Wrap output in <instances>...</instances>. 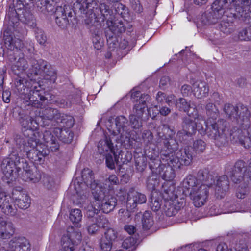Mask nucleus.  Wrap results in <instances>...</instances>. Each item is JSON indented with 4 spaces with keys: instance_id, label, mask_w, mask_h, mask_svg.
Segmentation results:
<instances>
[{
    "instance_id": "1",
    "label": "nucleus",
    "mask_w": 251,
    "mask_h": 251,
    "mask_svg": "<svg viewBox=\"0 0 251 251\" xmlns=\"http://www.w3.org/2000/svg\"><path fill=\"white\" fill-rule=\"evenodd\" d=\"M15 148L18 151L20 158L27 157L34 164H42L50 153L48 145L40 143L35 139L30 138L26 141L21 135L13 136Z\"/></svg>"
},
{
    "instance_id": "2",
    "label": "nucleus",
    "mask_w": 251,
    "mask_h": 251,
    "mask_svg": "<svg viewBox=\"0 0 251 251\" xmlns=\"http://www.w3.org/2000/svg\"><path fill=\"white\" fill-rule=\"evenodd\" d=\"M240 2V0H216L211 8L201 15L200 22L204 25L215 24L224 16L225 9L233 10L237 14L242 16L244 10L239 6Z\"/></svg>"
},
{
    "instance_id": "3",
    "label": "nucleus",
    "mask_w": 251,
    "mask_h": 251,
    "mask_svg": "<svg viewBox=\"0 0 251 251\" xmlns=\"http://www.w3.org/2000/svg\"><path fill=\"white\" fill-rule=\"evenodd\" d=\"M205 128L203 127L199 129L201 134H206L207 136L213 139L218 146L225 145L227 143V137L225 132L227 122L223 119L207 120L203 122Z\"/></svg>"
},
{
    "instance_id": "4",
    "label": "nucleus",
    "mask_w": 251,
    "mask_h": 251,
    "mask_svg": "<svg viewBox=\"0 0 251 251\" xmlns=\"http://www.w3.org/2000/svg\"><path fill=\"white\" fill-rule=\"evenodd\" d=\"M27 162L24 158H20L18 151L14 146L9 157L4 158L1 164V170L5 176L10 180L17 176L22 169H26Z\"/></svg>"
},
{
    "instance_id": "5",
    "label": "nucleus",
    "mask_w": 251,
    "mask_h": 251,
    "mask_svg": "<svg viewBox=\"0 0 251 251\" xmlns=\"http://www.w3.org/2000/svg\"><path fill=\"white\" fill-rule=\"evenodd\" d=\"M8 20L6 25L3 29L2 40L5 47L11 50L15 49H20L23 47V43L21 40L16 38L19 36L23 29L21 26L19 25L16 18H12Z\"/></svg>"
},
{
    "instance_id": "6",
    "label": "nucleus",
    "mask_w": 251,
    "mask_h": 251,
    "mask_svg": "<svg viewBox=\"0 0 251 251\" xmlns=\"http://www.w3.org/2000/svg\"><path fill=\"white\" fill-rule=\"evenodd\" d=\"M226 171L234 183L242 182L246 185H251V161L247 166L245 161L238 160L233 167L227 165Z\"/></svg>"
},
{
    "instance_id": "7",
    "label": "nucleus",
    "mask_w": 251,
    "mask_h": 251,
    "mask_svg": "<svg viewBox=\"0 0 251 251\" xmlns=\"http://www.w3.org/2000/svg\"><path fill=\"white\" fill-rule=\"evenodd\" d=\"M33 7L26 6L19 9L9 6L6 14V19L9 20L12 18H16L19 26H21L19 21L25 24L31 28H34L37 26L36 19L33 14Z\"/></svg>"
},
{
    "instance_id": "8",
    "label": "nucleus",
    "mask_w": 251,
    "mask_h": 251,
    "mask_svg": "<svg viewBox=\"0 0 251 251\" xmlns=\"http://www.w3.org/2000/svg\"><path fill=\"white\" fill-rule=\"evenodd\" d=\"M92 193L94 199V205L97 206V209L108 213L115 207L117 202L116 198L111 195H106L101 188L92 191Z\"/></svg>"
},
{
    "instance_id": "9",
    "label": "nucleus",
    "mask_w": 251,
    "mask_h": 251,
    "mask_svg": "<svg viewBox=\"0 0 251 251\" xmlns=\"http://www.w3.org/2000/svg\"><path fill=\"white\" fill-rule=\"evenodd\" d=\"M31 70L36 75H40L45 79L55 83L57 78L56 70L46 61L40 59L31 60Z\"/></svg>"
},
{
    "instance_id": "10",
    "label": "nucleus",
    "mask_w": 251,
    "mask_h": 251,
    "mask_svg": "<svg viewBox=\"0 0 251 251\" xmlns=\"http://www.w3.org/2000/svg\"><path fill=\"white\" fill-rule=\"evenodd\" d=\"M170 130L171 133L168 136L161 135L158 133L159 137H162L163 140V147L161 150V156L162 159H167L169 158H172L175 153V151L178 149V144L176 140L174 138L173 136L175 134L174 130L170 129L168 126H166L164 129Z\"/></svg>"
},
{
    "instance_id": "11",
    "label": "nucleus",
    "mask_w": 251,
    "mask_h": 251,
    "mask_svg": "<svg viewBox=\"0 0 251 251\" xmlns=\"http://www.w3.org/2000/svg\"><path fill=\"white\" fill-rule=\"evenodd\" d=\"M193 158L192 148L189 146L180 149L173 156L171 157L170 164L176 168L181 169L183 166L191 164Z\"/></svg>"
},
{
    "instance_id": "12",
    "label": "nucleus",
    "mask_w": 251,
    "mask_h": 251,
    "mask_svg": "<svg viewBox=\"0 0 251 251\" xmlns=\"http://www.w3.org/2000/svg\"><path fill=\"white\" fill-rule=\"evenodd\" d=\"M82 240L81 233L78 229H75L73 227H69L66 235H64L61 240L64 251H74Z\"/></svg>"
},
{
    "instance_id": "13",
    "label": "nucleus",
    "mask_w": 251,
    "mask_h": 251,
    "mask_svg": "<svg viewBox=\"0 0 251 251\" xmlns=\"http://www.w3.org/2000/svg\"><path fill=\"white\" fill-rule=\"evenodd\" d=\"M59 113L58 110L56 108L48 107L42 109L41 112H40L41 115L38 117L39 120L41 119L40 126L48 129L54 127L56 126V121Z\"/></svg>"
},
{
    "instance_id": "14",
    "label": "nucleus",
    "mask_w": 251,
    "mask_h": 251,
    "mask_svg": "<svg viewBox=\"0 0 251 251\" xmlns=\"http://www.w3.org/2000/svg\"><path fill=\"white\" fill-rule=\"evenodd\" d=\"M29 104L35 107H39L41 105V102H49L54 98V96L43 90L34 89L30 90L29 92Z\"/></svg>"
},
{
    "instance_id": "15",
    "label": "nucleus",
    "mask_w": 251,
    "mask_h": 251,
    "mask_svg": "<svg viewBox=\"0 0 251 251\" xmlns=\"http://www.w3.org/2000/svg\"><path fill=\"white\" fill-rule=\"evenodd\" d=\"M125 155L124 152L119 149H116L115 151L109 152L103 154L105 159L106 166L110 169L113 170L115 168V165L120 166L122 164H126L129 161L131 158H123Z\"/></svg>"
},
{
    "instance_id": "16",
    "label": "nucleus",
    "mask_w": 251,
    "mask_h": 251,
    "mask_svg": "<svg viewBox=\"0 0 251 251\" xmlns=\"http://www.w3.org/2000/svg\"><path fill=\"white\" fill-rule=\"evenodd\" d=\"M208 193L209 188L206 185H200L198 188H193L189 194L194 206L200 207L206 202Z\"/></svg>"
},
{
    "instance_id": "17",
    "label": "nucleus",
    "mask_w": 251,
    "mask_h": 251,
    "mask_svg": "<svg viewBox=\"0 0 251 251\" xmlns=\"http://www.w3.org/2000/svg\"><path fill=\"white\" fill-rule=\"evenodd\" d=\"M5 249L8 251H29L30 245L24 237H15L8 242H3Z\"/></svg>"
},
{
    "instance_id": "18",
    "label": "nucleus",
    "mask_w": 251,
    "mask_h": 251,
    "mask_svg": "<svg viewBox=\"0 0 251 251\" xmlns=\"http://www.w3.org/2000/svg\"><path fill=\"white\" fill-rule=\"evenodd\" d=\"M184 203L185 200L183 198L176 197L173 200H165L163 210L166 216H174L184 206Z\"/></svg>"
},
{
    "instance_id": "19",
    "label": "nucleus",
    "mask_w": 251,
    "mask_h": 251,
    "mask_svg": "<svg viewBox=\"0 0 251 251\" xmlns=\"http://www.w3.org/2000/svg\"><path fill=\"white\" fill-rule=\"evenodd\" d=\"M128 120L124 116L117 117L115 119V123L109 120L107 123V127L109 131L114 136L129 130Z\"/></svg>"
},
{
    "instance_id": "20",
    "label": "nucleus",
    "mask_w": 251,
    "mask_h": 251,
    "mask_svg": "<svg viewBox=\"0 0 251 251\" xmlns=\"http://www.w3.org/2000/svg\"><path fill=\"white\" fill-rule=\"evenodd\" d=\"M147 201V198L145 194L139 192L131 187L127 192L126 199V208L130 210L135 209L138 204L145 203Z\"/></svg>"
},
{
    "instance_id": "21",
    "label": "nucleus",
    "mask_w": 251,
    "mask_h": 251,
    "mask_svg": "<svg viewBox=\"0 0 251 251\" xmlns=\"http://www.w3.org/2000/svg\"><path fill=\"white\" fill-rule=\"evenodd\" d=\"M70 10V6L65 5L63 7L57 6L54 12L55 16V22L57 25L62 28H64L73 22L72 19H69L66 16V11Z\"/></svg>"
},
{
    "instance_id": "22",
    "label": "nucleus",
    "mask_w": 251,
    "mask_h": 251,
    "mask_svg": "<svg viewBox=\"0 0 251 251\" xmlns=\"http://www.w3.org/2000/svg\"><path fill=\"white\" fill-rule=\"evenodd\" d=\"M237 118L235 119L241 127H247L250 125L251 113L248 107L243 104L238 105Z\"/></svg>"
},
{
    "instance_id": "23",
    "label": "nucleus",
    "mask_w": 251,
    "mask_h": 251,
    "mask_svg": "<svg viewBox=\"0 0 251 251\" xmlns=\"http://www.w3.org/2000/svg\"><path fill=\"white\" fill-rule=\"evenodd\" d=\"M229 189V181L227 176H219L215 184V193L217 197L222 198Z\"/></svg>"
},
{
    "instance_id": "24",
    "label": "nucleus",
    "mask_w": 251,
    "mask_h": 251,
    "mask_svg": "<svg viewBox=\"0 0 251 251\" xmlns=\"http://www.w3.org/2000/svg\"><path fill=\"white\" fill-rule=\"evenodd\" d=\"M114 137H107L105 139L100 140L98 145V151L100 154H105L106 153L115 151L118 149V145L116 144L115 146L112 142Z\"/></svg>"
},
{
    "instance_id": "25",
    "label": "nucleus",
    "mask_w": 251,
    "mask_h": 251,
    "mask_svg": "<svg viewBox=\"0 0 251 251\" xmlns=\"http://www.w3.org/2000/svg\"><path fill=\"white\" fill-rule=\"evenodd\" d=\"M15 227L11 222L5 221L0 218V238L3 239H9L15 233Z\"/></svg>"
},
{
    "instance_id": "26",
    "label": "nucleus",
    "mask_w": 251,
    "mask_h": 251,
    "mask_svg": "<svg viewBox=\"0 0 251 251\" xmlns=\"http://www.w3.org/2000/svg\"><path fill=\"white\" fill-rule=\"evenodd\" d=\"M81 177L84 183L92 190H96L100 188L97 181L94 179L92 171L88 168L84 169L81 172Z\"/></svg>"
},
{
    "instance_id": "27",
    "label": "nucleus",
    "mask_w": 251,
    "mask_h": 251,
    "mask_svg": "<svg viewBox=\"0 0 251 251\" xmlns=\"http://www.w3.org/2000/svg\"><path fill=\"white\" fill-rule=\"evenodd\" d=\"M197 178L203 183L201 185H206L208 188L215 184V176L207 169L200 170L197 173Z\"/></svg>"
},
{
    "instance_id": "28",
    "label": "nucleus",
    "mask_w": 251,
    "mask_h": 251,
    "mask_svg": "<svg viewBox=\"0 0 251 251\" xmlns=\"http://www.w3.org/2000/svg\"><path fill=\"white\" fill-rule=\"evenodd\" d=\"M13 196L18 195L17 197H14L13 199H15V202L19 208L26 209L29 207L30 199L27 194L24 192H17L16 191L15 193H13Z\"/></svg>"
},
{
    "instance_id": "29",
    "label": "nucleus",
    "mask_w": 251,
    "mask_h": 251,
    "mask_svg": "<svg viewBox=\"0 0 251 251\" xmlns=\"http://www.w3.org/2000/svg\"><path fill=\"white\" fill-rule=\"evenodd\" d=\"M56 0H35L38 10L46 14L47 12H54Z\"/></svg>"
},
{
    "instance_id": "30",
    "label": "nucleus",
    "mask_w": 251,
    "mask_h": 251,
    "mask_svg": "<svg viewBox=\"0 0 251 251\" xmlns=\"http://www.w3.org/2000/svg\"><path fill=\"white\" fill-rule=\"evenodd\" d=\"M193 92L198 99L205 97L209 92V88L204 81H196L193 84Z\"/></svg>"
},
{
    "instance_id": "31",
    "label": "nucleus",
    "mask_w": 251,
    "mask_h": 251,
    "mask_svg": "<svg viewBox=\"0 0 251 251\" xmlns=\"http://www.w3.org/2000/svg\"><path fill=\"white\" fill-rule=\"evenodd\" d=\"M165 162H166L167 165L164 164L163 171L159 174V175L163 179L166 181H170L172 180L175 176V170L180 169L179 168H176L174 166H171L170 164V158L167 159H162Z\"/></svg>"
},
{
    "instance_id": "32",
    "label": "nucleus",
    "mask_w": 251,
    "mask_h": 251,
    "mask_svg": "<svg viewBox=\"0 0 251 251\" xmlns=\"http://www.w3.org/2000/svg\"><path fill=\"white\" fill-rule=\"evenodd\" d=\"M53 133L62 142L70 143L73 138V133L68 128L62 129L59 127H53Z\"/></svg>"
},
{
    "instance_id": "33",
    "label": "nucleus",
    "mask_w": 251,
    "mask_h": 251,
    "mask_svg": "<svg viewBox=\"0 0 251 251\" xmlns=\"http://www.w3.org/2000/svg\"><path fill=\"white\" fill-rule=\"evenodd\" d=\"M229 137L233 143H239L244 147L245 135L243 129L233 127L230 131Z\"/></svg>"
},
{
    "instance_id": "34",
    "label": "nucleus",
    "mask_w": 251,
    "mask_h": 251,
    "mask_svg": "<svg viewBox=\"0 0 251 251\" xmlns=\"http://www.w3.org/2000/svg\"><path fill=\"white\" fill-rule=\"evenodd\" d=\"M190 116V115H189ZM197 123L190 116L185 117L182 119L181 130L195 134L197 131Z\"/></svg>"
},
{
    "instance_id": "35",
    "label": "nucleus",
    "mask_w": 251,
    "mask_h": 251,
    "mask_svg": "<svg viewBox=\"0 0 251 251\" xmlns=\"http://www.w3.org/2000/svg\"><path fill=\"white\" fill-rule=\"evenodd\" d=\"M56 121V126L59 125L66 128H71L75 123V120L73 116L60 113Z\"/></svg>"
},
{
    "instance_id": "36",
    "label": "nucleus",
    "mask_w": 251,
    "mask_h": 251,
    "mask_svg": "<svg viewBox=\"0 0 251 251\" xmlns=\"http://www.w3.org/2000/svg\"><path fill=\"white\" fill-rule=\"evenodd\" d=\"M23 170V176L26 177L25 181L29 180L33 183L39 182L41 178V175L37 170H35L33 172L30 169V167L27 163L26 168L22 169Z\"/></svg>"
},
{
    "instance_id": "37",
    "label": "nucleus",
    "mask_w": 251,
    "mask_h": 251,
    "mask_svg": "<svg viewBox=\"0 0 251 251\" xmlns=\"http://www.w3.org/2000/svg\"><path fill=\"white\" fill-rule=\"evenodd\" d=\"M198 180L193 176L189 175L183 181V188L184 192L186 193L187 191L189 194L190 191L193 190V188H198L200 185L197 183Z\"/></svg>"
},
{
    "instance_id": "38",
    "label": "nucleus",
    "mask_w": 251,
    "mask_h": 251,
    "mask_svg": "<svg viewBox=\"0 0 251 251\" xmlns=\"http://www.w3.org/2000/svg\"><path fill=\"white\" fill-rule=\"evenodd\" d=\"M19 122L21 125L22 128H31L33 127H36V125H40V123H37L39 122L38 118L34 120L33 117L28 115H24L21 116L19 119Z\"/></svg>"
},
{
    "instance_id": "39",
    "label": "nucleus",
    "mask_w": 251,
    "mask_h": 251,
    "mask_svg": "<svg viewBox=\"0 0 251 251\" xmlns=\"http://www.w3.org/2000/svg\"><path fill=\"white\" fill-rule=\"evenodd\" d=\"M107 25L114 33L118 35L124 32L126 30V27L123 22L121 20L112 21L109 18L107 20Z\"/></svg>"
},
{
    "instance_id": "40",
    "label": "nucleus",
    "mask_w": 251,
    "mask_h": 251,
    "mask_svg": "<svg viewBox=\"0 0 251 251\" xmlns=\"http://www.w3.org/2000/svg\"><path fill=\"white\" fill-rule=\"evenodd\" d=\"M121 134L120 139L117 140V143H120V146H122L126 149H130L132 146L133 140L130 138V131L120 133Z\"/></svg>"
},
{
    "instance_id": "41",
    "label": "nucleus",
    "mask_w": 251,
    "mask_h": 251,
    "mask_svg": "<svg viewBox=\"0 0 251 251\" xmlns=\"http://www.w3.org/2000/svg\"><path fill=\"white\" fill-rule=\"evenodd\" d=\"M224 16L223 20L219 24V28L223 33L228 35L234 30L233 22L227 17H225L224 15Z\"/></svg>"
},
{
    "instance_id": "42",
    "label": "nucleus",
    "mask_w": 251,
    "mask_h": 251,
    "mask_svg": "<svg viewBox=\"0 0 251 251\" xmlns=\"http://www.w3.org/2000/svg\"><path fill=\"white\" fill-rule=\"evenodd\" d=\"M238 109V105L235 106L230 103H226L224 106L223 111L228 119L235 121L237 118Z\"/></svg>"
},
{
    "instance_id": "43",
    "label": "nucleus",
    "mask_w": 251,
    "mask_h": 251,
    "mask_svg": "<svg viewBox=\"0 0 251 251\" xmlns=\"http://www.w3.org/2000/svg\"><path fill=\"white\" fill-rule=\"evenodd\" d=\"M149 166L152 174L159 175L163 171L164 164H162L161 160L157 158L151 160L149 162Z\"/></svg>"
},
{
    "instance_id": "44",
    "label": "nucleus",
    "mask_w": 251,
    "mask_h": 251,
    "mask_svg": "<svg viewBox=\"0 0 251 251\" xmlns=\"http://www.w3.org/2000/svg\"><path fill=\"white\" fill-rule=\"evenodd\" d=\"M194 135V134L189 133V132H186L182 130H179L177 132L176 137L178 140L181 143L188 145L193 141Z\"/></svg>"
},
{
    "instance_id": "45",
    "label": "nucleus",
    "mask_w": 251,
    "mask_h": 251,
    "mask_svg": "<svg viewBox=\"0 0 251 251\" xmlns=\"http://www.w3.org/2000/svg\"><path fill=\"white\" fill-rule=\"evenodd\" d=\"M208 120H216L219 116V110L216 106L212 103L208 102L205 106Z\"/></svg>"
},
{
    "instance_id": "46",
    "label": "nucleus",
    "mask_w": 251,
    "mask_h": 251,
    "mask_svg": "<svg viewBox=\"0 0 251 251\" xmlns=\"http://www.w3.org/2000/svg\"><path fill=\"white\" fill-rule=\"evenodd\" d=\"M144 154L150 160L158 158V151L154 145L150 144L147 145L144 149Z\"/></svg>"
},
{
    "instance_id": "47",
    "label": "nucleus",
    "mask_w": 251,
    "mask_h": 251,
    "mask_svg": "<svg viewBox=\"0 0 251 251\" xmlns=\"http://www.w3.org/2000/svg\"><path fill=\"white\" fill-rule=\"evenodd\" d=\"M142 223L143 228L145 230H148L151 227L153 221L150 212L146 211L144 213L142 218Z\"/></svg>"
},
{
    "instance_id": "48",
    "label": "nucleus",
    "mask_w": 251,
    "mask_h": 251,
    "mask_svg": "<svg viewBox=\"0 0 251 251\" xmlns=\"http://www.w3.org/2000/svg\"><path fill=\"white\" fill-rule=\"evenodd\" d=\"M77 4L76 7L79 9L81 13H85L86 9L90 7L94 8L93 6L95 4L94 0H76Z\"/></svg>"
},
{
    "instance_id": "49",
    "label": "nucleus",
    "mask_w": 251,
    "mask_h": 251,
    "mask_svg": "<svg viewBox=\"0 0 251 251\" xmlns=\"http://www.w3.org/2000/svg\"><path fill=\"white\" fill-rule=\"evenodd\" d=\"M158 175L153 174L147 178L146 184L147 188L150 190H153L159 185V179Z\"/></svg>"
},
{
    "instance_id": "50",
    "label": "nucleus",
    "mask_w": 251,
    "mask_h": 251,
    "mask_svg": "<svg viewBox=\"0 0 251 251\" xmlns=\"http://www.w3.org/2000/svg\"><path fill=\"white\" fill-rule=\"evenodd\" d=\"M82 214L81 211L79 209H72L70 211L69 218L74 224H78L81 221ZM78 226V225H77Z\"/></svg>"
},
{
    "instance_id": "51",
    "label": "nucleus",
    "mask_w": 251,
    "mask_h": 251,
    "mask_svg": "<svg viewBox=\"0 0 251 251\" xmlns=\"http://www.w3.org/2000/svg\"><path fill=\"white\" fill-rule=\"evenodd\" d=\"M92 41L94 48L97 50H100L103 46V40L101 37V33L97 31L92 36Z\"/></svg>"
},
{
    "instance_id": "52",
    "label": "nucleus",
    "mask_w": 251,
    "mask_h": 251,
    "mask_svg": "<svg viewBox=\"0 0 251 251\" xmlns=\"http://www.w3.org/2000/svg\"><path fill=\"white\" fill-rule=\"evenodd\" d=\"M176 105L180 111L186 112L189 115V111L190 104L186 99L182 98H179L176 101Z\"/></svg>"
},
{
    "instance_id": "53",
    "label": "nucleus",
    "mask_w": 251,
    "mask_h": 251,
    "mask_svg": "<svg viewBox=\"0 0 251 251\" xmlns=\"http://www.w3.org/2000/svg\"><path fill=\"white\" fill-rule=\"evenodd\" d=\"M136 242L135 239L130 236L124 240L122 247L126 250L129 249L128 251H134L136 249L135 246Z\"/></svg>"
},
{
    "instance_id": "54",
    "label": "nucleus",
    "mask_w": 251,
    "mask_h": 251,
    "mask_svg": "<svg viewBox=\"0 0 251 251\" xmlns=\"http://www.w3.org/2000/svg\"><path fill=\"white\" fill-rule=\"evenodd\" d=\"M135 166L137 170L140 172L144 171L147 166L146 157L143 155L135 158Z\"/></svg>"
},
{
    "instance_id": "55",
    "label": "nucleus",
    "mask_w": 251,
    "mask_h": 251,
    "mask_svg": "<svg viewBox=\"0 0 251 251\" xmlns=\"http://www.w3.org/2000/svg\"><path fill=\"white\" fill-rule=\"evenodd\" d=\"M34 2L35 3V0H13L12 4L10 6L20 9L24 6L33 5Z\"/></svg>"
},
{
    "instance_id": "56",
    "label": "nucleus",
    "mask_w": 251,
    "mask_h": 251,
    "mask_svg": "<svg viewBox=\"0 0 251 251\" xmlns=\"http://www.w3.org/2000/svg\"><path fill=\"white\" fill-rule=\"evenodd\" d=\"M97 206L94 205V200L92 203L88 205L86 208V216L88 218H94L98 216L97 214L100 211L97 208Z\"/></svg>"
},
{
    "instance_id": "57",
    "label": "nucleus",
    "mask_w": 251,
    "mask_h": 251,
    "mask_svg": "<svg viewBox=\"0 0 251 251\" xmlns=\"http://www.w3.org/2000/svg\"><path fill=\"white\" fill-rule=\"evenodd\" d=\"M147 109V104L138 103L134 105L132 114L136 116L138 118L142 119L144 113Z\"/></svg>"
},
{
    "instance_id": "58",
    "label": "nucleus",
    "mask_w": 251,
    "mask_h": 251,
    "mask_svg": "<svg viewBox=\"0 0 251 251\" xmlns=\"http://www.w3.org/2000/svg\"><path fill=\"white\" fill-rule=\"evenodd\" d=\"M99 9L101 15L103 16L104 19H111L110 17L113 14L112 10L110 9L109 6L105 3H100L99 5Z\"/></svg>"
},
{
    "instance_id": "59",
    "label": "nucleus",
    "mask_w": 251,
    "mask_h": 251,
    "mask_svg": "<svg viewBox=\"0 0 251 251\" xmlns=\"http://www.w3.org/2000/svg\"><path fill=\"white\" fill-rule=\"evenodd\" d=\"M33 29L37 42L40 45H44L46 42L47 37L43 30L37 27V26Z\"/></svg>"
},
{
    "instance_id": "60",
    "label": "nucleus",
    "mask_w": 251,
    "mask_h": 251,
    "mask_svg": "<svg viewBox=\"0 0 251 251\" xmlns=\"http://www.w3.org/2000/svg\"><path fill=\"white\" fill-rule=\"evenodd\" d=\"M244 130L245 135L244 148H250L251 146V126L250 125L247 127H241Z\"/></svg>"
},
{
    "instance_id": "61",
    "label": "nucleus",
    "mask_w": 251,
    "mask_h": 251,
    "mask_svg": "<svg viewBox=\"0 0 251 251\" xmlns=\"http://www.w3.org/2000/svg\"><path fill=\"white\" fill-rule=\"evenodd\" d=\"M150 200V205L153 211H157L161 208L162 200L159 198L151 197Z\"/></svg>"
},
{
    "instance_id": "62",
    "label": "nucleus",
    "mask_w": 251,
    "mask_h": 251,
    "mask_svg": "<svg viewBox=\"0 0 251 251\" xmlns=\"http://www.w3.org/2000/svg\"><path fill=\"white\" fill-rule=\"evenodd\" d=\"M95 219V222L100 228H105L109 227V221L104 215H98Z\"/></svg>"
},
{
    "instance_id": "63",
    "label": "nucleus",
    "mask_w": 251,
    "mask_h": 251,
    "mask_svg": "<svg viewBox=\"0 0 251 251\" xmlns=\"http://www.w3.org/2000/svg\"><path fill=\"white\" fill-rule=\"evenodd\" d=\"M118 237V232L112 228H108L104 232V238L114 242Z\"/></svg>"
},
{
    "instance_id": "64",
    "label": "nucleus",
    "mask_w": 251,
    "mask_h": 251,
    "mask_svg": "<svg viewBox=\"0 0 251 251\" xmlns=\"http://www.w3.org/2000/svg\"><path fill=\"white\" fill-rule=\"evenodd\" d=\"M206 148L205 143L202 140H197L194 142L193 148L196 153L203 152Z\"/></svg>"
}]
</instances>
